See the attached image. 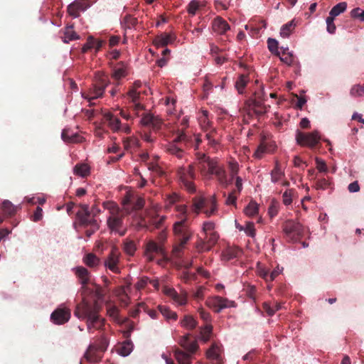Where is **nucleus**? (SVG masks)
Returning <instances> with one entry per match:
<instances>
[{"mask_svg":"<svg viewBox=\"0 0 364 364\" xmlns=\"http://www.w3.org/2000/svg\"><path fill=\"white\" fill-rule=\"evenodd\" d=\"M244 212L248 216H254L258 212V205L255 202H250L245 208Z\"/></svg>","mask_w":364,"mask_h":364,"instance_id":"nucleus-47","label":"nucleus"},{"mask_svg":"<svg viewBox=\"0 0 364 364\" xmlns=\"http://www.w3.org/2000/svg\"><path fill=\"white\" fill-rule=\"evenodd\" d=\"M199 7V3L197 0H192L188 5L187 11L192 16L195 15Z\"/></svg>","mask_w":364,"mask_h":364,"instance_id":"nucleus-59","label":"nucleus"},{"mask_svg":"<svg viewBox=\"0 0 364 364\" xmlns=\"http://www.w3.org/2000/svg\"><path fill=\"white\" fill-rule=\"evenodd\" d=\"M99 305L97 301L89 303L83 301L78 304L74 311V315L80 320H86L87 328L89 333H92L93 328L100 330L104 326L105 320L99 315Z\"/></svg>","mask_w":364,"mask_h":364,"instance_id":"nucleus-1","label":"nucleus"},{"mask_svg":"<svg viewBox=\"0 0 364 364\" xmlns=\"http://www.w3.org/2000/svg\"><path fill=\"white\" fill-rule=\"evenodd\" d=\"M267 152V147L261 144L254 153V157L258 159H262L263 155Z\"/></svg>","mask_w":364,"mask_h":364,"instance_id":"nucleus-60","label":"nucleus"},{"mask_svg":"<svg viewBox=\"0 0 364 364\" xmlns=\"http://www.w3.org/2000/svg\"><path fill=\"white\" fill-rule=\"evenodd\" d=\"M181 325L187 329H193L197 326V321L192 316L186 315L181 321Z\"/></svg>","mask_w":364,"mask_h":364,"instance_id":"nucleus-41","label":"nucleus"},{"mask_svg":"<svg viewBox=\"0 0 364 364\" xmlns=\"http://www.w3.org/2000/svg\"><path fill=\"white\" fill-rule=\"evenodd\" d=\"M334 18L332 16H328L326 19V30L327 32L330 34H333L336 32V27L334 23Z\"/></svg>","mask_w":364,"mask_h":364,"instance_id":"nucleus-50","label":"nucleus"},{"mask_svg":"<svg viewBox=\"0 0 364 364\" xmlns=\"http://www.w3.org/2000/svg\"><path fill=\"white\" fill-rule=\"evenodd\" d=\"M198 312L199 313L201 319H203L206 323L210 322L211 316L209 312L206 311L203 307H199Z\"/></svg>","mask_w":364,"mask_h":364,"instance_id":"nucleus-61","label":"nucleus"},{"mask_svg":"<svg viewBox=\"0 0 364 364\" xmlns=\"http://www.w3.org/2000/svg\"><path fill=\"white\" fill-rule=\"evenodd\" d=\"M91 213L89 210L88 205H83L82 210L77 213V218L79 220L80 225L84 227H87L92 225L93 220H97L94 218H90Z\"/></svg>","mask_w":364,"mask_h":364,"instance_id":"nucleus-14","label":"nucleus"},{"mask_svg":"<svg viewBox=\"0 0 364 364\" xmlns=\"http://www.w3.org/2000/svg\"><path fill=\"white\" fill-rule=\"evenodd\" d=\"M161 254L162 253V248L157 243L154 241H149L146 244L145 256L148 260L152 261L154 259V254Z\"/></svg>","mask_w":364,"mask_h":364,"instance_id":"nucleus-20","label":"nucleus"},{"mask_svg":"<svg viewBox=\"0 0 364 364\" xmlns=\"http://www.w3.org/2000/svg\"><path fill=\"white\" fill-rule=\"evenodd\" d=\"M90 7L86 0H75L67 8L68 14L73 18H78L81 12H84Z\"/></svg>","mask_w":364,"mask_h":364,"instance_id":"nucleus-10","label":"nucleus"},{"mask_svg":"<svg viewBox=\"0 0 364 364\" xmlns=\"http://www.w3.org/2000/svg\"><path fill=\"white\" fill-rule=\"evenodd\" d=\"M215 229V223L211 221H206L204 222L203 224V232L205 233V235H208L209 232H214Z\"/></svg>","mask_w":364,"mask_h":364,"instance_id":"nucleus-58","label":"nucleus"},{"mask_svg":"<svg viewBox=\"0 0 364 364\" xmlns=\"http://www.w3.org/2000/svg\"><path fill=\"white\" fill-rule=\"evenodd\" d=\"M213 326L210 324H206L200 331L201 339L206 342L208 341L212 333Z\"/></svg>","mask_w":364,"mask_h":364,"instance_id":"nucleus-48","label":"nucleus"},{"mask_svg":"<svg viewBox=\"0 0 364 364\" xmlns=\"http://www.w3.org/2000/svg\"><path fill=\"white\" fill-rule=\"evenodd\" d=\"M217 178L220 183L224 187H227L231 183L230 180L227 178L225 170L223 167L218 166L215 172L213 173Z\"/></svg>","mask_w":364,"mask_h":364,"instance_id":"nucleus-26","label":"nucleus"},{"mask_svg":"<svg viewBox=\"0 0 364 364\" xmlns=\"http://www.w3.org/2000/svg\"><path fill=\"white\" fill-rule=\"evenodd\" d=\"M212 28L216 34L223 35L227 31L230 30V27L225 19L217 16L212 23Z\"/></svg>","mask_w":364,"mask_h":364,"instance_id":"nucleus-16","label":"nucleus"},{"mask_svg":"<svg viewBox=\"0 0 364 364\" xmlns=\"http://www.w3.org/2000/svg\"><path fill=\"white\" fill-rule=\"evenodd\" d=\"M196 247L199 252H207L211 250L210 246L208 244L205 238H200L196 245Z\"/></svg>","mask_w":364,"mask_h":364,"instance_id":"nucleus-52","label":"nucleus"},{"mask_svg":"<svg viewBox=\"0 0 364 364\" xmlns=\"http://www.w3.org/2000/svg\"><path fill=\"white\" fill-rule=\"evenodd\" d=\"M174 38L169 33H163L157 36L154 41L157 47H164L173 42Z\"/></svg>","mask_w":364,"mask_h":364,"instance_id":"nucleus-28","label":"nucleus"},{"mask_svg":"<svg viewBox=\"0 0 364 364\" xmlns=\"http://www.w3.org/2000/svg\"><path fill=\"white\" fill-rule=\"evenodd\" d=\"M173 231L175 236L179 242L178 245L173 248L175 254H178L182 251L185 245L191 238L193 232L189 228L187 217L181 218L173 225Z\"/></svg>","mask_w":364,"mask_h":364,"instance_id":"nucleus-2","label":"nucleus"},{"mask_svg":"<svg viewBox=\"0 0 364 364\" xmlns=\"http://www.w3.org/2000/svg\"><path fill=\"white\" fill-rule=\"evenodd\" d=\"M106 85H100V86H94L93 88L90 90V93H82V96L83 98L87 99L89 102L92 100L97 99L102 96Z\"/></svg>","mask_w":364,"mask_h":364,"instance_id":"nucleus-21","label":"nucleus"},{"mask_svg":"<svg viewBox=\"0 0 364 364\" xmlns=\"http://www.w3.org/2000/svg\"><path fill=\"white\" fill-rule=\"evenodd\" d=\"M76 276L78 277L80 284L82 286L86 285L90 280V273L88 270L82 266L76 267L73 269Z\"/></svg>","mask_w":364,"mask_h":364,"instance_id":"nucleus-22","label":"nucleus"},{"mask_svg":"<svg viewBox=\"0 0 364 364\" xmlns=\"http://www.w3.org/2000/svg\"><path fill=\"white\" fill-rule=\"evenodd\" d=\"M102 205L105 210H108L109 215H114L122 213V210L118 205L113 201H105L103 203Z\"/></svg>","mask_w":364,"mask_h":364,"instance_id":"nucleus-35","label":"nucleus"},{"mask_svg":"<svg viewBox=\"0 0 364 364\" xmlns=\"http://www.w3.org/2000/svg\"><path fill=\"white\" fill-rule=\"evenodd\" d=\"M198 122L203 132H208L210 128H213L208 119V112L206 110L202 111L201 115L198 117Z\"/></svg>","mask_w":364,"mask_h":364,"instance_id":"nucleus-30","label":"nucleus"},{"mask_svg":"<svg viewBox=\"0 0 364 364\" xmlns=\"http://www.w3.org/2000/svg\"><path fill=\"white\" fill-rule=\"evenodd\" d=\"M220 350L216 345H213L207 351V356L210 359L219 360L220 359Z\"/></svg>","mask_w":364,"mask_h":364,"instance_id":"nucleus-43","label":"nucleus"},{"mask_svg":"<svg viewBox=\"0 0 364 364\" xmlns=\"http://www.w3.org/2000/svg\"><path fill=\"white\" fill-rule=\"evenodd\" d=\"M280 60L288 65H291L294 61V57L291 52H287V55L282 56L279 55Z\"/></svg>","mask_w":364,"mask_h":364,"instance_id":"nucleus-63","label":"nucleus"},{"mask_svg":"<svg viewBox=\"0 0 364 364\" xmlns=\"http://www.w3.org/2000/svg\"><path fill=\"white\" fill-rule=\"evenodd\" d=\"M263 100H260V97L255 98L252 102V109L257 115H262L267 112L268 109L270 107L269 105L267 106L264 104Z\"/></svg>","mask_w":364,"mask_h":364,"instance_id":"nucleus-23","label":"nucleus"},{"mask_svg":"<svg viewBox=\"0 0 364 364\" xmlns=\"http://www.w3.org/2000/svg\"><path fill=\"white\" fill-rule=\"evenodd\" d=\"M61 138L66 143L80 141V136L76 133H70L69 129H64L61 133Z\"/></svg>","mask_w":364,"mask_h":364,"instance_id":"nucleus-33","label":"nucleus"},{"mask_svg":"<svg viewBox=\"0 0 364 364\" xmlns=\"http://www.w3.org/2000/svg\"><path fill=\"white\" fill-rule=\"evenodd\" d=\"M103 352L100 350L97 345L90 343L85 353L84 357L90 363H97L101 361Z\"/></svg>","mask_w":364,"mask_h":364,"instance_id":"nucleus-13","label":"nucleus"},{"mask_svg":"<svg viewBox=\"0 0 364 364\" xmlns=\"http://www.w3.org/2000/svg\"><path fill=\"white\" fill-rule=\"evenodd\" d=\"M243 231L249 237H255V228L254 223L252 222H248L246 223Z\"/></svg>","mask_w":364,"mask_h":364,"instance_id":"nucleus-55","label":"nucleus"},{"mask_svg":"<svg viewBox=\"0 0 364 364\" xmlns=\"http://www.w3.org/2000/svg\"><path fill=\"white\" fill-rule=\"evenodd\" d=\"M1 208L4 213L7 215H12L17 211V207L14 206L11 202L8 200L3 201Z\"/></svg>","mask_w":364,"mask_h":364,"instance_id":"nucleus-42","label":"nucleus"},{"mask_svg":"<svg viewBox=\"0 0 364 364\" xmlns=\"http://www.w3.org/2000/svg\"><path fill=\"white\" fill-rule=\"evenodd\" d=\"M95 344L97 345L100 350L104 353L107 349V347L109 346V341L105 336H102L99 339L98 343Z\"/></svg>","mask_w":364,"mask_h":364,"instance_id":"nucleus-57","label":"nucleus"},{"mask_svg":"<svg viewBox=\"0 0 364 364\" xmlns=\"http://www.w3.org/2000/svg\"><path fill=\"white\" fill-rule=\"evenodd\" d=\"M197 161H199L200 163L205 162L207 164L208 170L206 176H213V173L219 166L216 159H210L205 154L198 153L197 155Z\"/></svg>","mask_w":364,"mask_h":364,"instance_id":"nucleus-15","label":"nucleus"},{"mask_svg":"<svg viewBox=\"0 0 364 364\" xmlns=\"http://www.w3.org/2000/svg\"><path fill=\"white\" fill-rule=\"evenodd\" d=\"M188 141L189 137L181 132L174 139L164 145L165 151L170 155L182 159L186 154L185 149Z\"/></svg>","mask_w":364,"mask_h":364,"instance_id":"nucleus-3","label":"nucleus"},{"mask_svg":"<svg viewBox=\"0 0 364 364\" xmlns=\"http://www.w3.org/2000/svg\"><path fill=\"white\" fill-rule=\"evenodd\" d=\"M229 168L230 171V181L235 178L239 171V165L236 161H230L229 163Z\"/></svg>","mask_w":364,"mask_h":364,"instance_id":"nucleus-53","label":"nucleus"},{"mask_svg":"<svg viewBox=\"0 0 364 364\" xmlns=\"http://www.w3.org/2000/svg\"><path fill=\"white\" fill-rule=\"evenodd\" d=\"M205 304L209 308L213 309L216 313H220L225 309L234 308L236 306V304L234 301L219 296L208 298Z\"/></svg>","mask_w":364,"mask_h":364,"instance_id":"nucleus-7","label":"nucleus"},{"mask_svg":"<svg viewBox=\"0 0 364 364\" xmlns=\"http://www.w3.org/2000/svg\"><path fill=\"white\" fill-rule=\"evenodd\" d=\"M74 173L80 177H85L90 173V168L85 164H77L73 169Z\"/></svg>","mask_w":364,"mask_h":364,"instance_id":"nucleus-39","label":"nucleus"},{"mask_svg":"<svg viewBox=\"0 0 364 364\" xmlns=\"http://www.w3.org/2000/svg\"><path fill=\"white\" fill-rule=\"evenodd\" d=\"M271 181L273 183H277L280 181L284 176V172L282 171L278 161H276L275 166L270 173Z\"/></svg>","mask_w":364,"mask_h":364,"instance_id":"nucleus-32","label":"nucleus"},{"mask_svg":"<svg viewBox=\"0 0 364 364\" xmlns=\"http://www.w3.org/2000/svg\"><path fill=\"white\" fill-rule=\"evenodd\" d=\"M294 194L293 189H287L282 194V202L285 205H289L292 203Z\"/></svg>","mask_w":364,"mask_h":364,"instance_id":"nucleus-51","label":"nucleus"},{"mask_svg":"<svg viewBox=\"0 0 364 364\" xmlns=\"http://www.w3.org/2000/svg\"><path fill=\"white\" fill-rule=\"evenodd\" d=\"M247 76L245 75L242 74L238 77L235 82V87L239 94H242L244 92V90L247 85Z\"/></svg>","mask_w":364,"mask_h":364,"instance_id":"nucleus-38","label":"nucleus"},{"mask_svg":"<svg viewBox=\"0 0 364 364\" xmlns=\"http://www.w3.org/2000/svg\"><path fill=\"white\" fill-rule=\"evenodd\" d=\"M102 44V41L96 40L92 36H89L87 43L82 47V52L85 53L91 48H95L97 51L101 48Z\"/></svg>","mask_w":364,"mask_h":364,"instance_id":"nucleus-25","label":"nucleus"},{"mask_svg":"<svg viewBox=\"0 0 364 364\" xmlns=\"http://www.w3.org/2000/svg\"><path fill=\"white\" fill-rule=\"evenodd\" d=\"M140 123L143 126L151 127L154 130L156 131L161 129L162 120L158 116L146 112L142 115Z\"/></svg>","mask_w":364,"mask_h":364,"instance_id":"nucleus-11","label":"nucleus"},{"mask_svg":"<svg viewBox=\"0 0 364 364\" xmlns=\"http://www.w3.org/2000/svg\"><path fill=\"white\" fill-rule=\"evenodd\" d=\"M350 95L354 97L364 96V87L355 85L350 90Z\"/></svg>","mask_w":364,"mask_h":364,"instance_id":"nucleus-56","label":"nucleus"},{"mask_svg":"<svg viewBox=\"0 0 364 364\" xmlns=\"http://www.w3.org/2000/svg\"><path fill=\"white\" fill-rule=\"evenodd\" d=\"M104 118L107 122L109 127L114 132H118L121 130V121L112 112H105L104 114Z\"/></svg>","mask_w":364,"mask_h":364,"instance_id":"nucleus-18","label":"nucleus"},{"mask_svg":"<svg viewBox=\"0 0 364 364\" xmlns=\"http://www.w3.org/2000/svg\"><path fill=\"white\" fill-rule=\"evenodd\" d=\"M236 191H232L228 196H227V198L225 200V203L228 205H236V200H237V195H236Z\"/></svg>","mask_w":364,"mask_h":364,"instance_id":"nucleus-62","label":"nucleus"},{"mask_svg":"<svg viewBox=\"0 0 364 364\" xmlns=\"http://www.w3.org/2000/svg\"><path fill=\"white\" fill-rule=\"evenodd\" d=\"M320 134L318 131H314L311 133H303L297 132L296 134V142L302 146L314 147L320 140Z\"/></svg>","mask_w":364,"mask_h":364,"instance_id":"nucleus-8","label":"nucleus"},{"mask_svg":"<svg viewBox=\"0 0 364 364\" xmlns=\"http://www.w3.org/2000/svg\"><path fill=\"white\" fill-rule=\"evenodd\" d=\"M280 204L279 201L275 199L271 200L269 207L268 208V213L271 218L275 217L279 212Z\"/></svg>","mask_w":364,"mask_h":364,"instance_id":"nucleus-46","label":"nucleus"},{"mask_svg":"<svg viewBox=\"0 0 364 364\" xmlns=\"http://www.w3.org/2000/svg\"><path fill=\"white\" fill-rule=\"evenodd\" d=\"M83 262L89 267H96L100 264V259L93 253H88L83 257Z\"/></svg>","mask_w":364,"mask_h":364,"instance_id":"nucleus-34","label":"nucleus"},{"mask_svg":"<svg viewBox=\"0 0 364 364\" xmlns=\"http://www.w3.org/2000/svg\"><path fill=\"white\" fill-rule=\"evenodd\" d=\"M70 311L67 308H58L50 315V320L57 325L63 324L69 321Z\"/></svg>","mask_w":364,"mask_h":364,"instance_id":"nucleus-12","label":"nucleus"},{"mask_svg":"<svg viewBox=\"0 0 364 364\" xmlns=\"http://www.w3.org/2000/svg\"><path fill=\"white\" fill-rule=\"evenodd\" d=\"M296 26V23L294 19L284 24L280 29V36L283 38H289L295 29Z\"/></svg>","mask_w":364,"mask_h":364,"instance_id":"nucleus-24","label":"nucleus"},{"mask_svg":"<svg viewBox=\"0 0 364 364\" xmlns=\"http://www.w3.org/2000/svg\"><path fill=\"white\" fill-rule=\"evenodd\" d=\"M164 294L173 299V302L178 305H185L187 302V296L186 293L178 294L173 288H166Z\"/></svg>","mask_w":364,"mask_h":364,"instance_id":"nucleus-17","label":"nucleus"},{"mask_svg":"<svg viewBox=\"0 0 364 364\" xmlns=\"http://www.w3.org/2000/svg\"><path fill=\"white\" fill-rule=\"evenodd\" d=\"M107 225L111 232L124 236L127 232V226L124 223V215L122 213L109 215L107 218Z\"/></svg>","mask_w":364,"mask_h":364,"instance_id":"nucleus-6","label":"nucleus"},{"mask_svg":"<svg viewBox=\"0 0 364 364\" xmlns=\"http://www.w3.org/2000/svg\"><path fill=\"white\" fill-rule=\"evenodd\" d=\"M127 75L126 65L124 63L121 62L118 63L114 68L113 77L115 79H121Z\"/></svg>","mask_w":364,"mask_h":364,"instance_id":"nucleus-37","label":"nucleus"},{"mask_svg":"<svg viewBox=\"0 0 364 364\" xmlns=\"http://www.w3.org/2000/svg\"><path fill=\"white\" fill-rule=\"evenodd\" d=\"M133 348V343L130 340H127L119 347L117 353L123 357H127L132 352Z\"/></svg>","mask_w":364,"mask_h":364,"instance_id":"nucleus-29","label":"nucleus"},{"mask_svg":"<svg viewBox=\"0 0 364 364\" xmlns=\"http://www.w3.org/2000/svg\"><path fill=\"white\" fill-rule=\"evenodd\" d=\"M127 96L130 99L132 102H135L139 100V92H137L136 90L132 89L127 92Z\"/></svg>","mask_w":364,"mask_h":364,"instance_id":"nucleus-64","label":"nucleus"},{"mask_svg":"<svg viewBox=\"0 0 364 364\" xmlns=\"http://www.w3.org/2000/svg\"><path fill=\"white\" fill-rule=\"evenodd\" d=\"M267 46L272 53L279 55L280 53L278 50V41L276 39L269 38L267 40Z\"/></svg>","mask_w":364,"mask_h":364,"instance_id":"nucleus-49","label":"nucleus"},{"mask_svg":"<svg viewBox=\"0 0 364 364\" xmlns=\"http://www.w3.org/2000/svg\"><path fill=\"white\" fill-rule=\"evenodd\" d=\"M205 132V138L208 142V144L213 148L216 149L219 144L220 135L218 134L215 128H210V130Z\"/></svg>","mask_w":364,"mask_h":364,"instance_id":"nucleus-19","label":"nucleus"},{"mask_svg":"<svg viewBox=\"0 0 364 364\" xmlns=\"http://www.w3.org/2000/svg\"><path fill=\"white\" fill-rule=\"evenodd\" d=\"M179 182L189 193L196 192V186L192 181L196 178L195 166L193 164L180 166L176 171Z\"/></svg>","mask_w":364,"mask_h":364,"instance_id":"nucleus-4","label":"nucleus"},{"mask_svg":"<svg viewBox=\"0 0 364 364\" xmlns=\"http://www.w3.org/2000/svg\"><path fill=\"white\" fill-rule=\"evenodd\" d=\"M347 9V3L345 1L340 2L335 5L330 11L329 15L333 17H336L341 14L343 13Z\"/></svg>","mask_w":364,"mask_h":364,"instance_id":"nucleus-40","label":"nucleus"},{"mask_svg":"<svg viewBox=\"0 0 364 364\" xmlns=\"http://www.w3.org/2000/svg\"><path fill=\"white\" fill-rule=\"evenodd\" d=\"M241 251L238 248L228 247L222 252V259L224 261H230L239 257Z\"/></svg>","mask_w":364,"mask_h":364,"instance_id":"nucleus-27","label":"nucleus"},{"mask_svg":"<svg viewBox=\"0 0 364 364\" xmlns=\"http://www.w3.org/2000/svg\"><path fill=\"white\" fill-rule=\"evenodd\" d=\"M136 250V247L135 243L130 240L126 239L124 242V251L129 255H134L135 251Z\"/></svg>","mask_w":364,"mask_h":364,"instance_id":"nucleus-45","label":"nucleus"},{"mask_svg":"<svg viewBox=\"0 0 364 364\" xmlns=\"http://www.w3.org/2000/svg\"><path fill=\"white\" fill-rule=\"evenodd\" d=\"M120 258V253L117 248L113 247L107 258L104 261L105 268L115 274L120 273V269L118 267Z\"/></svg>","mask_w":364,"mask_h":364,"instance_id":"nucleus-9","label":"nucleus"},{"mask_svg":"<svg viewBox=\"0 0 364 364\" xmlns=\"http://www.w3.org/2000/svg\"><path fill=\"white\" fill-rule=\"evenodd\" d=\"M283 231L289 242H297L304 233L303 225L297 221L288 220L283 227Z\"/></svg>","mask_w":364,"mask_h":364,"instance_id":"nucleus-5","label":"nucleus"},{"mask_svg":"<svg viewBox=\"0 0 364 364\" xmlns=\"http://www.w3.org/2000/svg\"><path fill=\"white\" fill-rule=\"evenodd\" d=\"M159 309L161 314L167 319L176 320L177 314L176 312L171 311L166 306H159Z\"/></svg>","mask_w":364,"mask_h":364,"instance_id":"nucleus-44","label":"nucleus"},{"mask_svg":"<svg viewBox=\"0 0 364 364\" xmlns=\"http://www.w3.org/2000/svg\"><path fill=\"white\" fill-rule=\"evenodd\" d=\"M205 238L206 241L208 242V244L212 248V247L218 241V240L219 238V235L215 231H214V232H209L208 235V236L205 235Z\"/></svg>","mask_w":364,"mask_h":364,"instance_id":"nucleus-54","label":"nucleus"},{"mask_svg":"<svg viewBox=\"0 0 364 364\" xmlns=\"http://www.w3.org/2000/svg\"><path fill=\"white\" fill-rule=\"evenodd\" d=\"M73 26H68L64 31V36L62 37V41L65 43H68L70 41L77 40L80 36L73 30Z\"/></svg>","mask_w":364,"mask_h":364,"instance_id":"nucleus-31","label":"nucleus"},{"mask_svg":"<svg viewBox=\"0 0 364 364\" xmlns=\"http://www.w3.org/2000/svg\"><path fill=\"white\" fill-rule=\"evenodd\" d=\"M206 203L204 198H195L191 206V211L198 215L202 210H205Z\"/></svg>","mask_w":364,"mask_h":364,"instance_id":"nucleus-36","label":"nucleus"}]
</instances>
